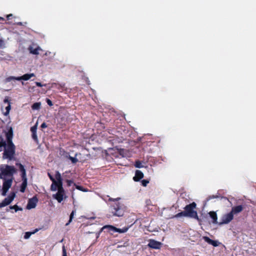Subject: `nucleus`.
Wrapping results in <instances>:
<instances>
[{
  "label": "nucleus",
  "instance_id": "1",
  "mask_svg": "<svg viewBox=\"0 0 256 256\" xmlns=\"http://www.w3.org/2000/svg\"><path fill=\"white\" fill-rule=\"evenodd\" d=\"M49 178L52 181L50 190L52 191L58 190L56 194H53L52 197L58 202H61L66 196L62 186V180L60 174L56 171L54 177L49 174Z\"/></svg>",
  "mask_w": 256,
  "mask_h": 256
},
{
  "label": "nucleus",
  "instance_id": "2",
  "mask_svg": "<svg viewBox=\"0 0 256 256\" xmlns=\"http://www.w3.org/2000/svg\"><path fill=\"white\" fill-rule=\"evenodd\" d=\"M0 178L4 180L2 194L6 196L7 192L11 187L13 179V174L16 172V168L12 166L2 165L0 166Z\"/></svg>",
  "mask_w": 256,
  "mask_h": 256
},
{
  "label": "nucleus",
  "instance_id": "3",
  "mask_svg": "<svg viewBox=\"0 0 256 256\" xmlns=\"http://www.w3.org/2000/svg\"><path fill=\"white\" fill-rule=\"evenodd\" d=\"M4 147V150L3 153V159H8L12 160L15 154V146L14 144L8 143L7 145L6 141L2 136H0V148Z\"/></svg>",
  "mask_w": 256,
  "mask_h": 256
},
{
  "label": "nucleus",
  "instance_id": "4",
  "mask_svg": "<svg viewBox=\"0 0 256 256\" xmlns=\"http://www.w3.org/2000/svg\"><path fill=\"white\" fill-rule=\"evenodd\" d=\"M120 198H110V201H113L114 203L110 206V211L112 215L116 216H122L125 212V207L124 205L118 202Z\"/></svg>",
  "mask_w": 256,
  "mask_h": 256
},
{
  "label": "nucleus",
  "instance_id": "5",
  "mask_svg": "<svg viewBox=\"0 0 256 256\" xmlns=\"http://www.w3.org/2000/svg\"><path fill=\"white\" fill-rule=\"evenodd\" d=\"M196 202H192V203L186 205L184 208L186 216L198 220V213L196 211L194 210L196 208Z\"/></svg>",
  "mask_w": 256,
  "mask_h": 256
},
{
  "label": "nucleus",
  "instance_id": "6",
  "mask_svg": "<svg viewBox=\"0 0 256 256\" xmlns=\"http://www.w3.org/2000/svg\"><path fill=\"white\" fill-rule=\"evenodd\" d=\"M108 229L109 232H118L119 233H124L128 231V228L124 227L122 228H118L112 225H106L102 227V230Z\"/></svg>",
  "mask_w": 256,
  "mask_h": 256
},
{
  "label": "nucleus",
  "instance_id": "7",
  "mask_svg": "<svg viewBox=\"0 0 256 256\" xmlns=\"http://www.w3.org/2000/svg\"><path fill=\"white\" fill-rule=\"evenodd\" d=\"M16 196L14 192L12 193L10 196L6 198L1 203H0V208L8 205L14 200Z\"/></svg>",
  "mask_w": 256,
  "mask_h": 256
},
{
  "label": "nucleus",
  "instance_id": "8",
  "mask_svg": "<svg viewBox=\"0 0 256 256\" xmlns=\"http://www.w3.org/2000/svg\"><path fill=\"white\" fill-rule=\"evenodd\" d=\"M234 218V215L230 212L223 216L222 219V222L220 224H226L229 223Z\"/></svg>",
  "mask_w": 256,
  "mask_h": 256
},
{
  "label": "nucleus",
  "instance_id": "9",
  "mask_svg": "<svg viewBox=\"0 0 256 256\" xmlns=\"http://www.w3.org/2000/svg\"><path fill=\"white\" fill-rule=\"evenodd\" d=\"M162 244L154 240H150L148 246L149 248L154 249H160L162 246Z\"/></svg>",
  "mask_w": 256,
  "mask_h": 256
},
{
  "label": "nucleus",
  "instance_id": "10",
  "mask_svg": "<svg viewBox=\"0 0 256 256\" xmlns=\"http://www.w3.org/2000/svg\"><path fill=\"white\" fill-rule=\"evenodd\" d=\"M37 202L38 200L36 197L30 198L26 206L27 209L30 210L32 208H34L36 206Z\"/></svg>",
  "mask_w": 256,
  "mask_h": 256
},
{
  "label": "nucleus",
  "instance_id": "11",
  "mask_svg": "<svg viewBox=\"0 0 256 256\" xmlns=\"http://www.w3.org/2000/svg\"><path fill=\"white\" fill-rule=\"evenodd\" d=\"M6 138L8 143L13 144L12 140L13 138V130L12 128L10 127L8 131L6 132Z\"/></svg>",
  "mask_w": 256,
  "mask_h": 256
},
{
  "label": "nucleus",
  "instance_id": "12",
  "mask_svg": "<svg viewBox=\"0 0 256 256\" xmlns=\"http://www.w3.org/2000/svg\"><path fill=\"white\" fill-rule=\"evenodd\" d=\"M144 174L140 170H136L135 172V176L133 178L134 182H139L144 178Z\"/></svg>",
  "mask_w": 256,
  "mask_h": 256
},
{
  "label": "nucleus",
  "instance_id": "13",
  "mask_svg": "<svg viewBox=\"0 0 256 256\" xmlns=\"http://www.w3.org/2000/svg\"><path fill=\"white\" fill-rule=\"evenodd\" d=\"M243 209V206L242 205H239L232 207L230 212L234 215V214H237L240 212H242Z\"/></svg>",
  "mask_w": 256,
  "mask_h": 256
},
{
  "label": "nucleus",
  "instance_id": "14",
  "mask_svg": "<svg viewBox=\"0 0 256 256\" xmlns=\"http://www.w3.org/2000/svg\"><path fill=\"white\" fill-rule=\"evenodd\" d=\"M28 50H30V53L33 54H39V51L41 50V49L39 47L34 45L30 46Z\"/></svg>",
  "mask_w": 256,
  "mask_h": 256
},
{
  "label": "nucleus",
  "instance_id": "15",
  "mask_svg": "<svg viewBox=\"0 0 256 256\" xmlns=\"http://www.w3.org/2000/svg\"><path fill=\"white\" fill-rule=\"evenodd\" d=\"M34 76V74L33 73L26 74L23 75L22 76L17 77L16 80H28Z\"/></svg>",
  "mask_w": 256,
  "mask_h": 256
},
{
  "label": "nucleus",
  "instance_id": "16",
  "mask_svg": "<svg viewBox=\"0 0 256 256\" xmlns=\"http://www.w3.org/2000/svg\"><path fill=\"white\" fill-rule=\"evenodd\" d=\"M203 238L208 244H212L214 246H218V242L217 241L212 240L208 236H204Z\"/></svg>",
  "mask_w": 256,
  "mask_h": 256
},
{
  "label": "nucleus",
  "instance_id": "17",
  "mask_svg": "<svg viewBox=\"0 0 256 256\" xmlns=\"http://www.w3.org/2000/svg\"><path fill=\"white\" fill-rule=\"evenodd\" d=\"M210 216L212 220V222L214 224H217V214L216 212L212 211L208 213Z\"/></svg>",
  "mask_w": 256,
  "mask_h": 256
},
{
  "label": "nucleus",
  "instance_id": "18",
  "mask_svg": "<svg viewBox=\"0 0 256 256\" xmlns=\"http://www.w3.org/2000/svg\"><path fill=\"white\" fill-rule=\"evenodd\" d=\"M22 182L21 186L20 191L22 192H24L25 190V189L27 186V178L26 177H22Z\"/></svg>",
  "mask_w": 256,
  "mask_h": 256
},
{
  "label": "nucleus",
  "instance_id": "19",
  "mask_svg": "<svg viewBox=\"0 0 256 256\" xmlns=\"http://www.w3.org/2000/svg\"><path fill=\"white\" fill-rule=\"evenodd\" d=\"M52 88H57L60 91H62L64 90V85H62L56 83H54L52 84L51 86Z\"/></svg>",
  "mask_w": 256,
  "mask_h": 256
},
{
  "label": "nucleus",
  "instance_id": "20",
  "mask_svg": "<svg viewBox=\"0 0 256 256\" xmlns=\"http://www.w3.org/2000/svg\"><path fill=\"white\" fill-rule=\"evenodd\" d=\"M38 231V229H36L35 230H34L33 232H26L24 234V238L25 239H28L30 238V237L32 234H34L36 232H37Z\"/></svg>",
  "mask_w": 256,
  "mask_h": 256
},
{
  "label": "nucleus",
  "instance_id": "21",
  "mask_svg": "<svg viewBox=\"0 0 256 256\" xmlns=\"http://www.w3.org/2000/svg\"><path fill=\"white\" fill-rule=\"evenodd\" d=\"M76 210H73L72 212H71V214H70V219H69V220H68V222L66 224V226H68V225H69V224H70V223L72 222V219H73V218H74V214H76Z\"/></svg>",
  "mask_w": 256,
  "mask_h": 256
},
{
  "label": "nucleus",
  "instance_id": "22",
  "mask_svg": "<svg viewBox=\"0 0 256 256\" xmlns=\"http://www.w3.org/2000/svg\"><path fill=\"white\" fill-rule=\"evenodd\" d=\"M19 166L20 170L22 172V177L26 176V172L23 165L21 164H17Z\"/></svg>",
  "mask_w": 256,
  "mask_h": 256
},
{
  "label": "nucleus",
  "instance_id": "23",
  "mask_svg": "<svg viewBox=\"0 0 256 256\" xmlns=\"http://www.w3.org/2000/svg\"><path fill=\"white\" fill-rule=\"evenodd\" d=\"M181 216H186V214L184 211L178 213L177 214L174 216V218H178Z\"/></svg>",
  "mask_w": 256,
  "mask_h": 256
},
{
  "label": "nucleus",
  "instance_id": "24",
  "mask_svg": "<svg viewBox=\"0 0 256 256\" xmlns=\"http://www.w3.org/2000/svg\"><path fill=\"white\" fill-rule=\"evenodd\" d=\"M40 104L39 103V102H36V103H34L32 106V108L33 110H38L40 108Z\"/></svg>",
  "mask_w": 256,
  "mask_h": 256
},
{
  "label": "nucleus",
  "instance_id": "25",
  "mask_svg": "<svg viewBox=\"0 0 256 256\" xmlns=\"http://www.w3.org/2000/svg\"><path fill=\"white\" fill-rule=\"evenodd\" d=\"M134 166L137 168H142L144 166L140 160H136V162Z\"/></svg>",
  "mask_w": 256,
  "mask_h": 256
},
{
  "label": "nucleus",
  "instance_id": "26",
  "mask_svg": "<svg viewBox=\"0 0 256 256\" xmlns=\"http://www.w3.org/2000/svg\"><path fill=\"white\" fill-rule=\"evenodd\" d=\"M6 112H4V115L8 116L10 110V103H9L8 106L6 108Z\"/></svg>",
  "mask_w": 256,
  "mask_h": 256
},
{
  "label": "nucleus",
  "instance_id": "27",
  "mask_svg": "<svg viewBox=\"0 0 256 256\" xmlns=\"http://www.w3.org/2000/svg\"><path fill=\"white\" fill-rule=\"evenodd\" d=\"M10 209H14L16 212H17L18 210H22V208H19L17 205H14L13 206H10Z\"/></svg>",
  "mask_w": 256,
  "mask_h": 256
},
{
  "label": "nucleus",
  "instance_id": "28",
  "mask_svg": "<svg viewBox=\"0 0 256 256\" xmlns=\"http://www.w3.org/2000/svg\"><path fill=\"white\" fill-rule=\"evenodd\" d=\"M142 185L144 186H146L150 182V180H142L141 181Z\"/></svg>",
  "mask_w": 256,
  "mask_h": 256
},
{
  "label": "nucleus",
  "instance_id": "29",
  "mask_svg": "<svg viewBox=\"0 0 256 256\" xmlns=\"http://www.w3.org/2000/svg\"><path fill=\"white\" fill-rule=\"evenodd\" d=\"M38 123H36L34 126L31 128V132H36L37 128Z\"/></svg>",
  "mask_w": 256,
  "mask_h": 256
},
{
  "label": "nucleus",
  "instance_id": "30",
  "mask_svg": "<svg viewBox=\"0 0 256 256\" xmlns=\"http://www.w3.org/2000/svg\"><path fill=\"white\" fill-rule=\"evenodd\" d=\"M62 256H68L66 250L64 246H62Z\"/></svg>",
  "mask_w": 256,
  "mask_h": 256
},
{
  "label": "nucleus",
  "instance_id": "31",
  "mask_svg": "<svg viewBox=\"0 0 256 256\" xmlns=\"http://www.w3.org/2000/svg\"><path fill=\"white\" fill-rule=\"evenodd\" d=\"M16 78H17V77L10 76V77L6 78V82H10L12 80H16Z\"/></svg>",
  "mask_w": 256,
  "mask_h": 256
},
{
  "label": "nucleus",
  "instance_id": "32",
  "mask_svg": "<svg viewBox=\"0 0 256 256\" xmlns=\"http://www.w3.org/2000/svg\"><path fill=\"white\" fill-rule=\"evenodd\" d=\"M70 159L73 164H75L78 162V160L76 158L70 156Z\"/></svg>",
  "mask_w": 256,
  "mask_h": 256
},
{
  "label": "nucleus",
  "instance_id": "33",
  "mask_svg": "<svg viewBox=\"0 0 256 256\" xmlns=\"http://www.w3.org/2000/svg\"><path fill=\"white\" fill-rule=\"evenodd\" d=\"M4 42L3 40H0V48H4Z\"/></svg>",
  "mask_w": 256,
  "mask_h": 256
},
{
  "label": "nucleus",
  "instance_id": "34",
  "mask_svg": "<svg viewBox=\"0 0 256 256\" xmlns=\"http://www.w3.org/2000/svg\"><path fill=\"white\" fill-rule=\"evenodd\" d=\"M218 198V196H209L207 198H206V200L207 201H208L212 199V198Z\"/></svg>",
  "mask_w": 256,
  "mask_h": 256
},
{
  "label": "nucleus",
  "instance_id": "35",
  "mask_svg": "<svg viewBox=\"0 0 256 256\" xmlns=\"http://www.w3.org/2000/svg\"><path fill=\"white\" fill-rule=\"evenodd\" d=\"M67 185L68 186H70L71 184L73 183L72 181L71 180H66Z\"/></svg>",
  "mask_w": 256,
  "mask_h": 256
},
{
  "label": "nucleus",
  "instance_id": "36",
  "mask_svg": "<svg viewBox=\"0 0 256 256\" xmlns=\"http://www.w3.org/2000/svg\"><path fill=\"white\" fill-rule=\"evenodd\" d=\"M4 102L5 103H8V104H9V103H10V102H9V100H8V98L7 96L5 98Z\"/></svg>",
  "mask_w": 256,
  "mask_h": 256
},
{
  "label": "nucleus",
  "instance_id": "37",
  "mask_svg": "<svg viewBox=\"0 0 256 256\" xmlns=\"http://www.w3.org/2000/svg\"><path fill=\"white\" fill-rule=\"evenodd\" d=\"M32 138L34 140H37L36 132H32Z\"/></svg>",
  "mask_w": 256,
  "mask_h": 256
},
{
  "label": "nucleus",
  "instance_id": "38",
  "mask_svg": "<svg viewBox=\"0 0 256 256\" xmlns=\"http://www.w3.org/2000/svg\"><path fill=\"white\" fill-rule=\"evenodd\" d=\"M41 127L42 128H46L47 127V125H46V123L43 122L42 124L41 125Z\"/></svg>",
  "mask_w": 256,
  "mask_h": 256
},
{
  "label": "nucleus",
  "instance_id": "39",
  "mask_svg": "<svg viewBox=\"0 0 256 256\" xmlns=\"http://www.w3.org/2000/svg\"><path fill=\"white\" fill-rule=\"evenodd\" d=\"M12 16V14H8L7 16V18L8 19H10V16Z\"/></svg>",
  "mask_w": 256,
  "mask_h": 256
},
{
  "label": "nucleus",
  "instance_id": "40",
  "mask_svg": "<svg viewBox=\"0 0 256 256\" xmlns=\"http://www.w3.org/2000/svg\"><path fill=\"white\" fill-rule=\"evenodd\" d=\"M52 106V102L50 100H49V106Z\"/></svg>",
  "mask_w": 256,
  "mask_h": 256
},
{
  "label": "nucleus",
  "instance_id": "41",
  "mask_svg": "<svg viewBox=\"0 0 256 256\" xmlns=\"http://www.w3.org/2000/svg\"><path fill=\"white\" fill-rule=\"evenodd\" d=\"M36 84L38 86H40L42 85L40 84V82H36Z\"/></svg>",
  "mask_w": 256,
  "mask_h": 256
},
{
  "label": "nucleus",
  "instance_id": "42",
  "mask_svg": "<svg viewBox=\"0 0 256 256\" xmlns=\"http://www.w3.org/2000/svg\"><path fill=\"white\" fill-rule=\"evenodd\" d=\"M77 188L79 190H82L80 186H78Z\"/></svg>",
  "mask_w": 256,
  "mask_h": 256
},
{
  "label": "nucleus",
  "instance_id": "43",
  "mask_svg": "<svg viewBox=\"0 0 256 256\" xmlns=\"http://www.w3.org/2000/svg\"><path fill=\"white\" fill-rule=\"evenodd\" d=\"M4 20V18L2 17H0V20Z\"/></svg>",
  "mask_w": 256,
  "mask_h": 256
},
{
  "label": "nucleus",
  "instance_id": "44",
  "mask_svg": "<svg viewBox=\"0 0 256 256\" xmlns=\"http://www.w3.org/2000/svg\"><path fill=\"white\" fill-rule=\"evenodd\" d=\"M46 101L48 103V98H46Z\"/></svg>",
  "mask_w": 256,
  "mask_h": 256
}]
</instances>
